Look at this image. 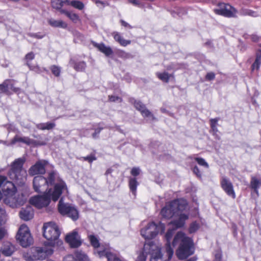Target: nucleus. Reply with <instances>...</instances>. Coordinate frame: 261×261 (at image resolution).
I'll use <instances>...</instances> for the list:
<instances>
[{
	"instance_id": "nucleus-49",
	"label": "nucleus",
	"mask_w": 261,
	"mask_h": 261,
	"mask_svg": "<svg viewBox=\"0 0 261 261\" xmlns=\"http://www.w3.org/2000/svg\"><path fill=\"white\" fill-rule=\"evenodd\" d=\"M251 39L254 42H258L260 40V37L256 34H252L251 36Z\"/></svg>"
},
{
	"instance_id": "nucleus-61",
	"label": "nucleus",
	"mask_w": 261,
	"mask_h": 261,
	"mask_svg": "<svg viewBox=\"0 0 261 261\" xmlns=\"http://www.w3.org/2000/svg\"><path fill=\"white\" fill-rule=\"evenodd\" d=\"M27 196H28L27 192L22 194V203L27 200Z\"/></svg>"
},
{
	"instance_id": "nucleus-35",
	"label": "nucleus",
	"mask_w": 261,
	"mask_h": 261,
	"mask_svg": "<svg viewBox=\"0 0 261 261\" xmlns=\"http://www.w3.org/2000/svg\"><path fill=\"white\" fill-rule=\"evenodd\" d=\"M240 13L242 15L244 16L249 15L253 17H256L257 16L255 12L248 9L242 8L240 10Z\"/></svg>"
},
{
	"instance_id": "nucleus-63",
	"label": "nucleus",
	"mask_w": 261,
	"mask_h": 261,
	"mask_svg": "<svg viewBox=\"0 0 261 261\" xmlns=\"http://www.w3.org/2000/svg\"><path fill=\"white\" fill-rule=\"evenodd\" d=\"M121 23H122V25L124 26V27H127V26H129V25L126 22H125L124 21H121Z\"/></svg>"
},
{
	"instance_id": "nucleus-47",
	"label": "nucleus",
	"mask_w": 261,
	"mask_h": 261,
	"mask_svg": "<svg viewBox=\"0 0 261 261\" xmlns=\"http://www.w3.org/2000/svg\"><path fill=\"white\" fill-rule=\"evenodd\" d=\"M140 169L137 167H134L131 170V174L133 176H137L140 174Z\"/></svg>"
},
{
	"instance_id": "nucleus-60",
	"label": "nucleus",
	"mask_w": 261,
	"mask_h": 261,
	"mask_svg": "<svg viewBox=\"0 0 261 261\" xmlns=\"http://www.w3.org/2000/svg\"><path fill=\"white\" fill-rule=\"evenodd\" d=\"M100 129H97L95 130V132L92 134V137L94 138H96L97 137V135H98L100 132Z\"/></svg>"
},
{
	"instance_id": "nucleus-62",
	"label": "nucleus",
	"mask_w": 261,
	"mask_h": 261,
	"mask_svg": "<svg viewBox=\"0 0 261 261\" xmlns=\"http://www.w3.org/2000/svg\"><path fill=\"white\" fill-rule=\"evenodd\" d=\"M16 142V135H15L11 141V144H14Z\"/></svg>"
},
{
	"instance_id": "nucleus-57",
	"label": "nucleus",
	"mask_w": 261,
	"mask_h": 261,
	"mask_svg": "<svg viewBox=\"0 0 261 261\" xmlns=\"http://www.w3.org/2000/svg\"><path fill=\"white\" fill-rule=\"evenodd\" d=\"M221 259V254L219 252L215 254V259L214 261H220Z\"/></svg>"
},
{
	"instance_id": "nucleus-50",
	"label": "nucleus",
	"mask_w": 261,
	"mask_h": 261,
	"mask_svg": "<svg viewBox=\"0 0 261 261\" xmlns=\"http://www.w3.org/2000/svg\"><path fill=\"white\" fill-rule=\"evenodd\" d=\"M64 261H77L72 255H68L64 258Z\"/></svg>"
},
{
	"instance_id": "nucleus-54",
	"label": "nucleus",
	"mask_w": 261,
	"mask_h": 261,
	"mask_svg": "<svg viewBox=\"0 0 261 261\" xmlns=\"http://www.w3.org/2000/svg\"><path fill=\"white\" fill-rule=\"evenodd\" d=\"M6 231L4 228H0V240L3 239L6 234Z\"/></svg>"
},
{
	"instance_id": "nucleus-19",
	"label": "nucleus",
	"mask_w": 261,
	"mask_h": 261,
	"mask_svg": "<svg viewBox=\"0 0 261 261\" xmlns=\"http://www.w3.org/2000/svg\"><path fill=\"white\" fill-rule=\"evenodd\" d=\"M34 216V212L31 206L22 208L19 212L20 218L24 220L28 221L32 219Z\"/></svg>"
},
{
	"instance_id": "nucleus-31",
	"label": "nucleus",
	"mask_w": 261,
	"mask_h": 261,
	"mask_svg": "<svg viewBox=\"0 0 261 261\" xmlns=\"http://www.w3.org/2000/svg\"><path fill=\"white\" fill-rule=\"evenodd\" d=\"M89 239L90 241L91 244L92 246L95 249H97L99 246L100 244L99 243V241L98 239L94 235H89L88 236ZM97 251H99V250L96 249L94 251V252Z\"/></svg>"
},
{
	"instance_id": "nucleus-38",
	"label": "nucleus",
	"mask_w": 261,
	"mask_h": 261,
	"mask_svg": "<svg viewBox=\"0 0 261 261\" xmlns=\"http://www.w3.org/2000/svg\"><path fill=\"white\" fill-rule=\"evenodd\" d=\"M35 57V55L33 52H31L28 53L25 56V60L27 61V65L30 68V69H33V67L31 66L30 64V62L32 61Z\"/></svg>"
},
{
	"instance_id": "nucleus-13",
	"label": "nucleus",
	"mask_w": 261,
	"mask_h": 261,
	"mask_svg": "<svg viewBox=\"0 0 261 261\" xmlns=\"http://www.w3.org/2000/svg\"><path fill=\"white\" fill-rule=\"evenodd\" d=\"M66 241L73 248H77L81 245L80 237L76 230L68 233L65 238Z\"/></svg>"
},
{
	"instance_id": "nucleus-12",
	"label": "nucleus",
	"mask_w": 261,
	"mask_h": 261,
	"mask_svg": "<svg viewBox=\"0 0 261 261\" xmlns=\"http://www.w3.org/2000/svg\"><path fill=\"white\" fill-rule=\"evenodd\" d=\"M48 164L45 160H39L29 170L30 175L33 176L37 174H43L45 173V167Z\"/></svg>"
},
{
	"instance_id": "nucleus-55",
	"label": "nucleus",
	"mask_w": 261,
	"mask_h": 261,
	"mask_svg": "<svg viewBox=\"0 0 261 261\" xmlns=\"http://www.w3.org/2000/svg\"><path fill=\"white\" fill-rule=\"evenodd\" d=\"M30 36L32 37H34V38H36L37 39H41L43 37V35H41L38 34H30Z\"/></svg>"
},
{
	"instance_id": "nucleus-24",
	"label": "nucleus",
	"mask_w": 261,
	"mask_h": 261,
	"mask_svg": "<svg viewBox=\"0 0 261 261\" xmlns=\"http://www.w3.org/2000/svg\"><path fill=\"white\" fill-rule=\"evenodd\" d=\"M48 22L51 26L55 28H61L63 29H66L67 28L68 26V24L66 22L61 19L56 20L51 18L48 20Z\"/></svg>"
},
{
	"instance_id": "nucleus-44",
	"label": "nucleus",
	"mask_w": 261,
	"mask_h": 261,
	"mask_svg": "<svg viewBox=\"0 0 261 261\" xmlns=\"http://www.w3.org/2000/svg\"><path fill=\"white\" fill-rule=\"evenodd\" d=\"M118 56L121 58H128L129 57V54L126 53L125 51L122 50H119L117 52Z\"/></svg>"
},
{
	"instance_id": "nucleus-48",
	"label": "nucleus",
	"mask_w": 261,
	"mask_h": 261,
	"mask_svg": "<svg viewBox=\"0 0 261 261\" xmlns=\"http://www.w3.org/2000/svg\"><path fill=\"white\" fill-rule=\"evenodd\" d=\"M5 217V211L2 209L0 208V225L2 224V223L3 222L4 219Z\"/></svg>"
},
{
	"instance_id": "nucleus-20",
	"label": "nucleus",
	"mask_w": 261,
	"mask_h": 261,
	"mask_svg": "<svg viewBox=\"0 0 261 261\" xmlns=\"http://www.w3.org/2000/svg\"><path fill=\"white\" fill-rule=\"evenodd\" d=\"M95 254H97L99 257L106 256L108 259V261H122L121 259L116 254L107 251L106 250H103V251H97V252L95 251Z\"/></svg>"
},
{
	"instance_id": "nucleus-40",
	"label": "nucleus",
	"mask_w": 261,
	"mask_h": 261,
	"mask_svg": "<svg viewBox=\"0 0 261 261\" xmlns=\"http://www.w3.org/2000/svg\"><path fill=\"white\" fill-rule=\"evenodd\" d=\"M50 70H51L52 73L55 76H59L60 75L61 70L59 67L55 66V65L52 66L50 67Z\"/></svg>"
},
{
	"instance_id": "nucleus-36",
	"label": "nucleus",
	"mask_w": 261,
	"mask_h": 261,
	"mask_svg": "<svg viewBox=\"0 0 261 261\" xmlns=\"http://www.w3.org/2000/svg\"><path fill=\"white\" fill-rule=\"evenodd\" d=\"M68 14L67 17L74 23H75L80 21V18L77 14L72 12H70Z\"/></svg>"
},
{
	"instance_id": "nucleus-8",
	"label": "nucleus",
	"mask_w": 261,
	"mask_h": 261,
	"mask_svg": "<svg viewBox=\"0 0 261 261\" xmlns=\"http://www.w3.org/2000/svg\"><path fill=\"white\" fill-rule=\"evenodd\" d=\"M58 210L61 215H66L73 221L77 220L79 217L77 208L71 204L64 203L62 198L59 201Z\"/></svg>"
},
{
	"instance_id": "nucleus-14",
	"label": "nucleus",
	"mask_w": 261,
	"mask_h": 261,
	"mask_svg": "<svg viewBox=\"0 0 261 261\" xmlns=\"http://www.w3.org/2000/svg\"><path fill=\"white\" fill-rule=\"evenodd\" d=\"M25 161L26 159L24 156L17 159V179L19 178V176H20L21 180L20 184L21 186L24 185L27 179V173L26 170L22 168V165Z\"/></svg>"
},
{
	"instance_id": "nucleus-30",
	"label": "nucleus",
	"mask_w": 261,
	"mask_h": 261,
	"mask_svg": "<svg viewBox=\"0 0 261 261\" xmlns=\"http://www.w3.org/2000/svg\"><path fill=\"white\" fill-rule=\"evenodd\" d=\"M56 124L54 122H46L39 123L37 125V127L41 130H49L54 128Z\"/></svg>"
},
{
	"instance_id": "nucleus-7",
	"label": "nucleus",
	"mask_w": 261,
	"mask_h": 261,
	"mask_svg": "<svg viewBox=\"0 0 261 261\" xmlns=\"http://www.w3.org/2000/svg\"><path fill=\"white\" fill-rule=\"evenodd\" d=\"M165 230V225L161 223L158 225L154 222L149 223L141 230L142 236L146 240L152 239L159 232H163Z\"/></svg>"
},
{
	"instance_id": "nucleus-42",
	"label": "nucleus",
	"mask_w": 261,
	"mask_h": 261,
	"mask_svg": "<svg viewBox=\"0 0 261 261\" xmlns=\"http://www.w3.org/2000/svg\"><path fill=\"white\" fill-rule=\"evenodd\" d=\"M195 160L197 162L199 165L204 166L206 168L208 167V164L205 162V161L203 159L197 158L195 159Z\"/></svg>"
},
{
	"instance_id": "nucleus-17",
	"label": "nucleus",
	"mask_w": 261,
	"mask_h": 261,
	"mask_svg": "<svg viewBox=\"0 0 261 261\" xmlns=\"http://www.w3.org/2000/svg\"><path fill=\"white\" fill-rule=\"evenodd\" d=\"M173 226L174 227V228L169 229V230H168L165 235V239L167 241L166 246V253L167 256V258L165 259V260H170L172 258L174 252L173 249H172L170 244V240L172 237L174 229L176 228L174 225Z\"/></svg>"
},
{
	"instance_id": "nucleus-53",
	"label": "nucleus",
	"mask_w": 261,
	"mask_h": 261,
	"mask_svg": "<svg viewBox=\"0 0 261 261\" xmlns=\"http://www.w3.org/2000/svg\"><path fill=\"white\" fill-rule=\"evenodd\" d=\"M193 172L196 174V175L198 177H200L201 176V173H200V172L199 171V170L198 169V168L197 167V166H195L193 168Z\"/></svg>"
},
{
	"instance_id": "nucleus-64",
	"label": "nucleus",
	"mask_w": 261,
	"mask_h": 261,
	"mask_svg": "<svg viewBox=\"0 0 261 261\" xmlns=\"http://www.w3.org/2000/svg\"><path fill=\"white\" fill-rule=\"evenodd\" d=\"M96 4H98H98H103V3L102 2H101V1H96Z\"/></svg>"
},
{
	"instance_id": "nucleus-16",
	"label": "nucleus",
	"mask_w": 261,
	"mask_h": 261,
	"mask_svg": "<svg viewBox=\"0 0 261 261\" xmlns=\"http://www.w3.org/2000/svg\"><path fill=\"white\" fill-rule=\"evenodd\" d=\"M16 89L14 87V82L12 80H6L0 84V94L5 93L11 94L13 92H15Z\"/></svg>"
},
{
	"instance_id": "nucleus-58",
	"label": "nucleus",
	"mask_w": 261,
	"mask_h": 261,
	"mask_svg": "<svg viewBox=\"0 0 261 261\" xmlns=\"http://www.w3.org/2000/svg\"><path fill=\"white\" fill-rule=\"evenodd\" d=\"M59 11H60V12L61 13V14H65L66 16H68V14L69 13L70 11H66L64 9H62V8H60V9H58Z\"/></svg>"
},
{
	"instance_id": "nucleus-9",
	"label": "nucleus",
	"mask_w": 261,
	"mask_h": 261,
	"mask_svg": "<svg viewBox=\"0 0 261 261\" xmlns=\"http://www.w3.org/2000/svg\"><path fill=\"white\" fill-rule=\"evenodd\" d=\"M17 240L23 247L30 246L33 242V239L31 236L29 228L25 225H22L19 227L17 232Z\"/></svg>"
},
{
	"instance_id": "nucleus-27",
	"label": "nucleus",
	"mask_w": 261,
	"mask_h": 261,
	"mask_svg": "<svg viewBox=\"0 0 261 261\" xmlns=\"http://www.w3.org/2000/svg\"><path fill=\"white\" fill-rule=\"evenodd\" d=\"M8 175L11 179H16V159L12 162L11 168L9 170Z\"/></svg>"
},
{
	"instance_id": "nucleus-11",
	"label": "nucleus",
	"mask_w": 261,
	"mask_h": 261,
	"mask_svg": "<svg viewBox=\"0 0 261 261\" xmlns=\"http://www.w3.org/2000/svg\"><path fill=\"white\" fill-rule=\"evenodd\" d=\"M220 185L225 193L232 199L236 197L233 186L230 180L226 177L223 176L220 180Z\"/></svg>"
},
{
	"instance_id": "nucleus-23",
	"label": "nucleus",
	"mask_w": 261,
	"mask_h": 261,
	"mask_svg": "<svg viewBox=\"0 0 261 261\" xmlns=\"http://www.w3.org/2000/svg\"><path fill=\"white\" fill-rule=\"evenodd\" d=\"M112 36H113L115 40L123 46H126L131 43L130 40L124 39L118 32H113L112 33Z\"/></svg>"
},
{
	"instance_id": "nucleus-6",
	"label": "nucleus",
	"mask_w": 261,
	"mask_h": 261,
	"mask_svg": "<svg viewBox=\"0 0 261 261\" xmlns=\"http://www.w3.org/2000/svg\"><path fill=\"white\" fill-rule=\"evenodd\" d=\"M147 253L150 254V261H163L161 254V246L153 242L144 244L143 251L138 256L137 261H145Z\"/></svg>"
},
{
	"instance_id": "nucleus-52",
	"label": "nucleus",
	"mask_w": 261,
	"mask_h": 261,
	"mask_svg": "<svg viewBox=\"0 0 261 261\" xmlns=\"http://www.w3.org/2000/svg\"><path fill=\"white\" fill-rule=\"evenodd\" d=\"M128 2L134 6H140V3L138 0H127Z\"/></svg>"
},
{
	"instance_id": "nucleus-37",
	"label": "nucleus",
	"mask_w": 261,
	"mask_h": 261,
	"mask_svg": "<svg viewBox=\"0 0 261 261\" xmlns=\"http://www.w3.org/2000/svg\"><path fill=\"white\" fill-rule=\"evenodd\" d=\"M156 74L159 79L166 83L168 82L170 76V75L167 72L157 73Z\"/></svg>"
},
{
	"instance_id": "nucleus-3",
	"label": "nucleus",
	"mask_w": 261,
	"mask_h": 261,
	"mask_svg": "<svg viewBox=\"0 0 261 261\" xmlns=\"http://www.w3.org/2000/svg\"><path fill=\"white\" fill-rule=\"evenodd\" d=\"M55 247L53 242L45 241L41 246L31 248L29 252L23 254V257L27 261L44 260L53 254Z\"/></svg>"
},
{
	"instance_id": "nucleus-59",
	"label": "nucleus",
	"mask_w": 261,
	"mask_h": 261,
	"mask_svg": "<svg viewBox=\"0 0 261 261\" xmlns=\"http://www.w3.org/2000/svg\"><path fill=\"white\" fill-rule=\"evenodd\" d=\"M218 121V119L217 118L212 119L211 120V126H213V125H217Z\"/></svg>"
},
{
	"instance_id": "nucleus-29",
	"label": "nucleus",
	"mask_w": 261,
	"mask_h": 261,
	"mask_svg": "<svg viewBox=\"0 0 261 261\" xmlns=\"http://www.w3.org/2000/svg\"><path fill=\"white\" fill-rule=\"evenodd\" d=\"M261 64V50L257 51L256 55V59L252 65V70H258L260 65Z\"/></svg>"
},
{
	"instance_id": "nucleus-26",
	"label": "nucleus",
	"mask_w": 261,
	"mask_h": 261,
	"mask_svg": "<svg viewBox=\"0 0 261 261\" xmlns=\"http://www.w3.org/2000/svg\"><path fill=\"white\" fill-rule=\"evenodd\" d=\"M251 187L254 189L256 194L258 195V188L261 186V180L257 179L255 177H252L250 181Z\"/></svg>"
},
{
	"instance_id": "nucleus-41",
	"label": "nucleus",
	"mask_w": 261,
	"mask_h": 261,
	"mask_svg": "<svg viewBox=\"0 0 261 261\" xmlns=\"http://www.w3.org/2000/svg\"><path fill=\"white\" fill-rule=\"evenodd\" d=\"M22 142L25 143L26 144L29 145L32 143V140H31L29 138L27 137H23V138H18L17 137V142Z\"/></svg>"
},
{
	"instance_id": "nucleus-33",
	"label": "nucleus",
	"mask_w": 261,
	"mask_h": 261,
	"mask_svg": "<svg viewBox=\"0 0 261 261\" xmlns=\"http://www.w3.org/2000/svg\"><path fill=\"white\" fill-rule=\"evenodd\" d=\"M70 64L74 66V68L77 71H82L85 69L86 63L84 62H80L75 64L72 60L70 61Z\"/></svg>"
},
{
	"instance_id": "nucleus-43",
	"label": "nucleus",
	"mask_w": 261,
	"mask_h": 261,
	"mask_svg": "<svg viewBox=\"0 0 261 261\" xmlns=\"http://www.w3.org/2000/svg\"><path fill=\"white\" fill-rule=\"evenodd\" d=\"M199 228L198 224L196 222H193L191 224L190 228L189 231L190 233H193L195 232Z\"/></svg>"
},
{
	"instance_id": "nucleus-46",
	"label": "nucleus",
	"mask_w": 261,
	"mask_h": 261,
	"mask_svg": "<svg viewBox=\"0 0 261 261\" xmlns=\"http://www.w3.org/2000/svg\"><path fill=\"white\" fill-rule=\"evenodd\" d=\"M109 100L112 102L118 101L120 102L122 101V99L118 96L111 95L109 96Z\"/></svg>"
},
{
	"instance_id": "nucleus-10",
	"label": "nucleus",
	"mask_w": 261,
	"mask_h": 261,
	"mask_svg": "<svg viewBox=\"0 0 261 261\" xmlns=\"http://www.w3.org/2000/svg\"><path fill=\"white\" fill-rule=\"evenodd\" d=\"M214 11L217 14L227 17H234L238 12L234 7L226 4H219Z\"/></svg>"
},
{
	"instance_id": "nucleus-28",
	"label": "nucleus",
	"mask_w": 261,
	"mask_h": 261,
	"mask_svg": "<svg viewBox=\"0 0 261 261\" xmlns=\"http://www.w3.org/2000/svg\"><path fill=\"white\" fill-rule=\"evenodd\" d=\"M69 4L68 0H51V6L56 9H60L65 4Z\"/></svg>"
},
{
	"instance_id": "nucleus-1",
	"label": "nucleus",
	"mask_w": 261,
	"mask_h": 261,
	"mask_svg": "<svg viewBox=\"0 0 261 261\" xmlns=\"http://www.w3.org/2000/svg\"><path fill=\"white\" fill-rule=\"evenodd\" d=\"M187 206V202L186 200L184 199L175 200L166 203L162 209L161 214L163 217L167 219L177 215L178 219L171 223L175 228H180L184 225L185 221L188 219V215L184 212Z\"/></svg>"
},
{
	"instance_id": "nucleus-18",
	"label": "nucleus",
	"mask_w": 261,
	"mask_h": 261,
	"mask_svg": "<svg viewBox=\"0 0 261 261\" xmlns=\"http://www.w3.org/2000/svg\"><path fill=\"white\" fill-rule=\"evenodd\" d=\"M130 102L134 103L136 109L141 113L143 116L150 118L152 119H154L153 115L148 110L146 109L145 105L141 102L137 101L134 99H132Z\"/></svg>"
},
{
	"instance_id": "nucleus-21",
	"label": "nucleus",
	"mask_w": 261,
	"mask_h": 261,
	"mask_svg": "<svg viewBox=\"0 0 261 261\" xmlns=\"http://www.w3.org/2000/svg\"><path fill=\"white\" fill-rule=\"evenodd\" d=\"M93 45L106 56H109L113 53L112 48L110 46H106L104 43H94Z\"/></svg>"
},
{
	"instance_id": "nucleus-39",
	"label": "nucleus",
	"mask_w": 261,
	"mask_h": 261,
	"mask_svg": "<svg viewBox=\"0 0 261 261\" xmlns=\"http://www.w3.org/2000/svg\"><path fill=\"white\" fill-rule=\"evenodd\" d=\"M76 256L80 261H89L88 257L84 253H77Z\"/></svg>"
},
{
	"instance_id": "nucleus-4",
	"label": "nucleus",
	"mask_w": 261,
	"mask_h": 261,
	"mask_svg": "<svg viewBox=\"0 0 261 261\" xmlns=\"http://www.w3.org/2000/svg\"><path fill=\"white\" fill-rule=\"evenodd\" d=\"M177 244H179V246L176 250V254L179 259H184L193 254L194 250L191 239L182 232H178L174 238L173 245L174 246Z\"/></svg>"
},
{
	"instance_id": "nucleus-25",
	"label": "nucleus",
	"mask_w": 261,
	"mask_h": 261,
	"mask_svg": "<svg viewBox=\"0 0 261 261\" xmlns=\"http://www.w3.org/2000/svg\"><path fill=\"white\" fill-rule=\"evenodd\" d=\"M14 252V247L10 243H7L4 246L2 254L6 256H11Z\"/></svg>"
},
{
	"instance_id": "nucleus-34",
	"label": "nucleus",
	"mask_w": 261,
	"mask_h": 261,
	"mask_svg": "<svg viewBox=\"0 0 261 261\" xmlns=\"http://www.w3.org/2000/svg\"><path fill=\"white\" fill-rule=\"evenodd\" d=\"M138 182L136 178H131L129 181V187L130 191L133 192V194L135 195Z\"/></svg>"
},
{
	"instance_id": "nucleus-2",
	"label": "nucleus",
	"mask_w": 261,
	"mask_h": 261,
	"mask_svg": "<svg viewBox=\"0 0 261 261\" xmlns=\"http://www.w3.org/2000/svg\"><path fill=\"white\" fill-rule=\"evenodd\" d=\"M67 191V186L64 182H60L56 185L54 190L49 189L43 194L36 196L30 199V203L38 208H41L48 206L51 199L57 201L64 191Z\"/></svg>"
},
{
	"instance_id": "nucleus-32",
	"label": "nucleus",
	"mask_w": 261,
	"mask_h": 261,
	"mask_svg": "<svg viewBox=\"0 0 261 261\" xmlns=\"http://www.w3.org/2000/svg\"><path fill=\"white\" fill-rule=\"evenodd\" d=\"M67 5H70L74 8L77 9L79 10H83L85 7L84 3L80 1L75 0L72 1L71 2L69 1V4H67Z\"/></svg>"
},
{
	"instance_id": "nucleus-51",
	"label": "nucleus",
	"mask_w": 261,
	"mask_h": 261,
	"mask_svg": "<svg viewBox=\"0 0 261 261\" xmlns=\"http://www.w3.org/2000/svg\"><path fill=\"white\" fill-rule=\"evenodd\" d=\"M215 76V75L213 72H209V73H207V74L206 75V79L207 80L210 81V80H212L214 79Z\"/></svg>"
},
{
	"instance_id": "nucleus-45",
	"label": "nucleus",
	"mask_w": 261,
	"mask_h": 261,
	"mask_svg": "<svg viewBox=\"0 0 261 261\" xmlns=\"http://www.w3.org/2000/svg\"><path fill=\"white\" fill-rule=\"evenodd\" d=\"M82 159H83L84 161H87L90 163H91L93 161L96 160V158L93 154H91L89 156L83 157Z\"/></svg>"
},
{
	"instance_id": "nucleus-56",
	"label": "nucleus",
	"mask_w": 261,
	"mask_h": 261,
	"mask_svg": "<svg viewBox=\"0 0 261 261\" xmlns=\"http://www.w3.org/2000/svg\"><path fill=\"white\" fill-rule=\"evenodd\" d=\"M211 127L213 134L215 135L218 132L217 125H213V126H211Z\"/></svg>"
},
{
	"instance_id": "nucleus-22",
	"label": "nucleus",
	"mask_w": 261,
	"mask_h": 261,
	"mask_svg": "<svg viewBox=\"0 0 261 261\" xmlns=\"http://www.w3.org/2000/svg\"><path fill=\"white\" fill-rule=\"evenodd\" d=\"M47 181V185H52L55 181H58V183L56 184L55 186L59 184L60 182H64L60 180V177L58 173L56 171H53L48 173L47 178H46Z\"/></svg>"
},
{
	"instance_id": "nucleus-15",
	"label": "nucleus",
	"mask_w": 261,
	"mask_h": 261,
	"mask_svg": "<svg viewBox=\"0 0 261 261\" xmlns=\"http://www.w3.org/2000/svg\"><path fill=\"white\" fill-rule=\"evenodd\" d=\"M47 181L46 178L42 176H37L33 179V188L36 192H41L47 187Z\"/></svg>"
},
{
	"instance_id": "nucleus-5",
	"label": "nucleus",
	"mask_w": 261,
	"mask_h": 261,
	"mask_svg": "<svg viewBox=\"0 0 261 261\" xmlns=\"http://www.w3.org/2000/svg\"><path fill=\"white\" fill-rule=\"evenodd\" d=\"M43 236L49 242H53L58 247H61L63 242L59 239L60 231L54 222L45 223L43 225Z\"/></svg>"
}]
</instances>
